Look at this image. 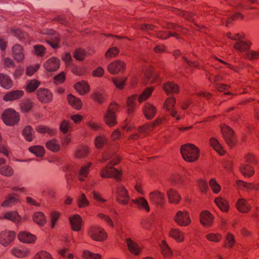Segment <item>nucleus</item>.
Listing matches in <instances>:
<instances>
[{
	"mask_svg": "<svg viewBox=\"0 0 259 259\" xmlns=\"http://www.w3.org/2000/svg\"><path fill=\"white\" fill-rule=\"evenodd\" d=\"M20 200L16 197L13 195H9L6 199L2 203L3 207H11L13 205L20 203Z\"/></svg>",
	"mask_w": 259,
	"mask_h": 259,
	"instance_id": "obj_38",
	"label": "nucleus"
},
{
	"mask_svg": "<svg viewBox=\"0 0 259 259\" xmlns=\"http://www.w3.org/2000/svg\"><path fill=\"white\" fill-rule=\"evenodd\" d=\"M206 238L210 241L218 242L222 239V236L220 233H211L207 234Z\"/></svg>",
	"mask_w": 259,
	"mask_h": 259,
	"instance_id": "obj_58",
	"label": "nucleus"
},
{
	"mask_svg": "<svg viewBox=\"0 0 259 259\" xmlns=\"http://www.w3.org/2000/svg\"><path fill=\"white\" fill-rule=\"evenodd\" d=\"M47 148L54 152H59L61 149L59 142L56 139H52L48 141L46 144Z\"/></svg>",
	"mask_w": 259,
	"mask_h": 259,
	"instance_id": "obj_32",
	"label": "nucleus"
},
{
	"mask_svg": "<svg viewBox=\"0 0 259 259\" xmlns=\"http://www.w3.org/2000/svg\"><path fill=\"white\" fill-rule=\"evenodd\" d=\"M119 51L116 47H112L109 49L105 53V57L107 59L115 57L118 54Z\"/></svg>",
	"mask_w": 259,
	"mask_h": 259,
	"instance_id": "obj_57",
	"label": "nucleus"
},
{
	"mask_svg": "<svg viewBox=\"0 0 259 259\" xmlns=\"http://www.w3.org/2000/svg\"><path fill=\"white\" fill-rule=\"evenodd\" d=\"M126 79V78H113V81L118 89H122L125 84Z\"/></svg>",
	"mask_w": 259,
	"mask_h": 259,
	"instance_id": "obj_63",
	"label": "nucleus"
},
{
	"mask_svg": "<svg viewBox=\"0 0 259 259\" xmlns=\"http://www.w3.org/2000/svg\"><path fill=\"white\" fill-rule=\"evenodd\" d=\"M221 132L226 144L233 148L236 144V138L232 128L225 124H221Z\"/></svg>",
	"mask_w": 259,
	"mask_h": 259,
	"instance_id": "obj_7",
	"label": "nucleus"
},
{
	"mask_svg": "<svg viewBox=\"0 0 259 259\" xmlns=\"http://www.w3.org/2000/svg\"><path fill=\"white\" fill-rule=\"evenodd\" d=\"M37 132L41 134L47 133L50 135H54L56 134V131L54 129L50 128L45 125H39L36 128Z\"/></svg>",
	"mask_w": 259,
	"mask_h": 259,
	"instance_id": "obj_50",
	"label": "nucleus"
},
{
	"mask_svg": "<svg viewBox=\"0 0 259 259\" xmlns=\"http://www.w3.org/2000/svg\"><path fill=\"white\" fill-rule=\"evenodd\" d=\"M44 34L51 35V37L46 40V42L50 45L53 49H58L60 48V36L59 34L56 33L53 30L49 29L44 30Z\"/></svg>",
	"mask_w": 259,
	"mask_h": 259,
	"instance_id": "obj_9",
	"label": "nucleus"
},
{
	"mask_svg": "<svg viewBox=\"0 0 259 259\" xmlns=\"http://www.w3.org/2000/svg\"><path fill=\"white\" fill-rule=\"evenodd\" d=\"M235 242L234 236L230 233H228L225 237L224 247L227 248H232Z\"/></svg>",
	"mask_w": 259,
	"mask_h": 259,
	"instance_id": "obj_44",
	"label": "nucleus"
},
{
	"mask_svg": "<svg viewBox=\"0 0 259 259\" xmlns=\"http://www.w3.org/2000/svg\"><path fill=\"white\" fill-rule=\"evenodd\" d=\"M213 221V217L211 213L207 210H204L200 213V222L206 227H209Z\"/></svg>",
	"mask_w": 259,
	"mask_h": 259,
	"instance_id": "obj_21",
	"label": "nucleus"
},
{
	"mask_svg": "<svg viewBox=\"0 0 259 259\" xmlns=\"http://www.w3.org/2000/svg\"><path fill=\"white\" fill-rule=\"evenodd\" d=\"M92 165V163L89 162L87 164L81 167L78 175V178L79 181L83 182L85 178H87L88 174L90 171V167Z\"/></svg>",
	"mask_w": 259,
	"mask_h": 259,
	"instance_id": "obj_29",
	"label": "nucleus"
},
{
	"mask_svg": "<svg viewBox=\"0 0 259 259\" xmlns=\"http://www.w3.org/2000/svg\"><path fill=\"white\" fill-rule=\"evenodd\" d=\"M181 152L183 159L189 162L195 161L199 156V149L192 144H187L182 146Z\"/></svg>",
	"mask_w": 259,
	"mask_h": 259,
	"instance_id": "obj_3",
	"label": "nucleus"
},
{
	"mask_svg": "<svg viewBox=\"0 0 259 259\" xmlns=\"http://www.w3.org/2000/svg\"><path fill=\"white\" fill-rule=\"evenodd\" d=\"M34 54L37 57H43L46 53L45 47L40 45H35L34 47Z\"/></svg>",
	"mask_w": 259,
	"mask_h": 259,
	"instance_id": "obj_55",
	"label": "nucleus"
},
{
	"mask_svg": "<svg viewBox=\"0 0 259 259\" xmlns=\"http://www.w3.org/2000/svg\"><path fill=\"white\" fill-rule=\"evenodd\" d=\"M16 234L13 231H5L0 234V243L8 246L15 238Z\"/></svg>",
	"mask_w": 259,
	"mask_h": 259,
	"instance_id": "obj_15",
	"label": "nucleus"
},
{
	"mask_svg": "<svg viewBox=\"0 0 259 259\" xmlns=\"http://www.w3.org/2000/svg\"><path fill=\"white\" fill-rule=\"evenodd\" d=\"M18 238L21 242L26 243H34L36 239L35 235L25 231L20 232Z\"/></svg>",
	"mask_w": 259,
	"mask_h": 259,
	"instance_id": "obj_19",
	"label": "nucleus"
},
{
	"mask_svg": "<svg viewBox=\"0 0 259 259\" xmlns=\"http://www.w3.org/2000/svg\"><path fill=\"white\" fill-rule=\"evenodd\" d=\"M143 112L147 119H151L155 116L157 110L156 107L152 104L146 103L144 106Z\"/></svg>",
	"mask_w": 259,
	"mask_h": 259,
	"instance_id": "obj_24",
	"label": "nucleus"
},
{
	"mask_svg": "<svg viewBox=\"0 0 259 259\" xmlns=\"http://www.w3.org/2000/svg\"><path fill=\"white\" fill-rule=\"evenodd\" d=\"M13 84L12 80L8 75L0 73V85L2 88L8 90L12 87Z\"/></svg>",
	"mask_w": 259,
	"mask_h": 259,
	"instance_id": "obj_26",
	"label": "nucleus"
},
{
	"mask_svg": "<svg viewBox=\"0 0 259 259\" xmlns=\"http://www.w3.org/2000/svg\"><path fill=\"white\" fill-rule=\"evenodd\" d=\"M116 193L117 194V200L120 203L124 205L127 204L130 196L127 190L124 186L118 185L117 187Z\"/></svg>",
	"mask_w": 259,
	"mask_h": 259,
	"instance_id": "obj_13",
	"label": "nucleus"
},
{
	"mask_svg": "<svg viewBox=\"0 0 259 259\" xmlns=\"http://www.w3.org/2000/svg\"><path fill=\"white\" fill-rule=\"evenodd\" d=\"M60 66V60L55 57L49 58L43 64L45 69L49 72L57 71L59 68Z\"/></svg>",
	"mask_w": 259,
	"mask_h": 259,
	"instance_id": "obj_11",
	"label": "nucleus"
},
{
	"mask_svg": "<svg viewBox=\"0 0 259 259\" xmlns=\"http://www.w3.org/2000/svg\"><path fill=\"white\" fill-rule=\"evenodd\" d=\"M166 27L168 29L173 30L174 31H166L155 30V26L151 24H143L141 25L140 29L144 31H147L149 34L156 35L157 37L161 39H167L170 36H174L177 39L180 38L178 32L182 34H186V29L183 28L181 26L171 23H168L166 24Z\"/></svg>",
	"mask_w": 259,
	"mask_h": 259,
	"instance_id": "obj_1",
	"label": "nucleus"
},
{
	"mask_svg": "<svg viewBox=\"0 0 259 259\" xmlns=\"http://www.w3.org/2000/svg\"><path fill=\"white\" fill-rule=\"evenodd\" d=\"M167 196L169 203L178 204L180 201L181 198L177 191L172 189H169L167 191Z\"/></svg>",
	"mask_w": 259,
	"mask_h": 259,
	"instance_id": "obj_27",
	"label": "nucleus"
},
{
	"mask_svg": "<svg viewBox=\"0 0 259 259\" xmlns=\"http://www.w3.org/2000/svg\"><path fill=\"white\" fill-rule=\"evenodd\" d=\"M72 128L71 123L66 120H63L60 125V130L64 134L68 133Z\"/></svg>",
	"mask_w": 259,
	"mask_h": 259,
	"instance_id": "obj_52",
	"label": "nucleus"
},
{
	"mask_svg": "<svg viewBox=\"0 0 259 259\" xmlns=\"http://www.w3.org/2000/svg\"><path fill=\"white\" fill-rule=\"evenodd\" d=\"M169 235L179 242L183 241L184 239V233L177 229H171Z\"/></svg>",
	"mask_w": 259,
	"mask_h": 259,
	"instance_id": "obj_41",
	"label": "nucleus"
},
{
	"mask_svg": "<svg viewBox=\"0 0 259 259\" xmlns=\"http://www.w3.org/2000/svg\"><path fill=\"white\" fill-rule=\"evenodd\" d=\"M68 101L69 104L76 109H80L82 106V103L80 100L75 96L69 95L67 97Z\"/></svg>",
	"mask_w": 259,
	"mask_h": 259,
	"instance_id": "obj_36",
	"label": "nucleus"
},
{
	"mask_svg": "<svg viewBox=\"0 0 259 259\" xmlns=\"http://www.w3.org/2000/svg\"><path fill=\"white\" fill-rule=\"evenodd\" d=\"M149 198L152 203L162 205L164 201V196L159 191H154L149 194Z\"/></svg>",
	"mask_w": 259,
	"mask_h": 259,
	"instance_id": "obj_23",
	"label": "nucleus"
},
{
	"mask_svg": "<svg viewBox=\"0 0 259 259\" xmlns=\"http://www.w3.org/2000/svg\"><path fill=\"white\" fill-rule=\"evenodd\" d=\"M29 150L36 156L42 157L45 154V149L42 146H34L29 147Z\"/></svg>",
	"mask_w": 259,
	"mask_h": 259,
	"instance_id": "obj_49",
	"label": "nucleus"
},
{
	"mask_svg": "<svg viewBox=\"0 0 259 259\" xmlns=\"http://www.w3.org/2000/svg\"><path fill=\"white\" fill-rule=\"evenodd\" d=\"M89 236L96 241H103L107 238V234L104 230L98 226H91L89 231Z\"/></svg>",
	"mask_w": 259,
	"mask_h": 259,
	"instance_id": "obj_8",
	"label": "nucleus"
},
{
	"mask_svg": "<svg viewBox=\"0 0 259 259\" xmlns=\"http://www.w3.org/2000/svg\"><path fill=\"white\" fill-rule=\"evenodd\" d=\"M77 204L79 208H84L89 205V201L88 200L84 193H81L77 198Z\"/></svg>",
	"mask_w": 259,
	"mask_h": 259,
	"instance_id": "obj_48",
	"label": "nucleus"
},
{
	"mask_svg": "<svg viewBox=\"0 0 259 259\" xmlns=\"http://www.w3.org/2000/svg\"><path fill=\"white\" fill-rule=\"evenodd\" d=\"M174 220L180 226H187L191 223L189 213L186 210L178 211L176 214Z\"/></svg>",
	"mask_w": 259,
	"mask_h": 259,
	"instance_id": "obj_10",
	"label": "nucleus"
},
{
	"mask_svg": "<svg viewBox=\"0 0 259 259\" xmlns=\"http://www.w3.org/2000/svg\"><path fill=\"white\" fill-rule=\"evenodd\" d=\"M125 68V64L119 60L111 63L107 67L108 71L112 74H116L123 71Z\"/></svg>",
	"mask_w": 259,
	"mask_h": 259,
	"instance_id": "obj_16",
	"label": "nucleus"
},
{
	"mask_svg": "<svg viewBox=\"0 0 259 259\" xmlns=\"http://www.w3.org/2000/svg\"><path fill=\"white\" fill-rule=\"evenodd\" d=\"M12 53L15 60L18 63H21L25 58L24 50L20 45H14L12 49Z\"/></svg>",
	"mask_w": 259,
	"mask_h": 259,
	"instance_id": "obj_14",
	"label": "nucleus"
},
{
	"mask_svg": "<svg viewBox=\"0 0 259 259\" xmlns=\"http://www.w3.org/2000/svg\"><path fill=\"white\" fill-rule=\"evenodd\" d=\"M251 43L248 41L239 40L235 42L234 47L240 52L248 51L250 47Z\"/></svg>",
	"mask_w": 259,
	"mask_h": 259,
	"instance_id": "obj_31",
	"label": "nucleus"
},
{
	"mask_svg": "<svg viewBox=\"0 0 259 259\" xmlns=\"http://www.w3.org/2000/svg\"><path fill=\"white\" fill-rule=\"evenodd\" d=\"M34 131L29 125L26 126L23 130L22 135L25 139L29 142L31 141L34 138Z\"/></svg>",
	"mask_w": 259,
	"mask_h": 259,
	"instance_id": "obj_40",
	"label": "nucleus"
},
{
	"mask_svg": "<svg viewBox=\"0 0 259 259\" xmlns=\"http://www.w3.org/2000/svg\"><path fill=\"white\" fill-rule=\"evenodd\" d=\"M2 118L4 122L9 126L17 124L20 119L19 113L11 108L8 109L3 112Z\"/></svg>",
	"mask_w": 259,
	"mask_h": 259,
	"instance_id": "obj_6",
	"label": "nucleus"
},
{
	"mask_svg": "<svg viewBox=\"0 0 259 259\" xmlns=\"http://www.w3.org/2000/svg\"><path fill=\"white\" fill-rule=\"evenodd\" d=\"M91 98L98 103L103 104L107 100V95L102 91H96Z\"/></svg>",
	"mask_w": 259,
	"mask_h": 259,
	"instance_id": "obj_28",
	"label": "nucleus"
},
{
	"mask_svg": "<svg viewBox=\"0 0 259 259\" xmlns=\"http://www.w3.org/2000/svg\"><path fill=\"white\" fill-rule=\"evenodd\" d=\"M120 161V159L117 157H114L101 171V177L103 178L113 177L117 180H119L121 177V172L116 168L113 167V165L117 164Z\"/></svg>",
	"mask_w": 259,
	"mask_h": 259,
	"instance_id": "obj_4",
	"label": "nucleus"
},
{
	"mask_svg": "<svg viewBox=\"0 0 259 259\" xmlns=\"http://www.w3.org/2000/svg\"><path fill=\"white\" fill-rule=\"evenodd\" d=\"M241 172L246 177H250L254 174L253 167L248 164H244L240 168Z\"/></svg>",
	"mask_w": 259,
	"mask_h": 259,
	"instance_id": "obj_45",
	"label": "nucleus"
},
{
	"mask_svg": "<svg viewBox=\"0 0 259 259\" xmlns=\"http://www.w3.org/2000/svg\"><path fill=\"white\" fill-rule=\"evenodd\" d=\"M118 105L116 103H112L108 106L104 115V121L109 126H114L117 123L116 112Z\"/></svg>",
	"mask_w": 259,
	"mask_h": 259,
	"instance_id": "obj_5",
	"label": "nucleus"
},
{
	"mask_svg": "<svg viewBox=\"0 0 259 259\" xmlns=\"http://www.w3.org/2000/svg\"><path fill=\"white\" fill-rule=\"evenodd\" d=\"M209 186L214 193H218L221 190V186L214 178H212L209 182Z\"/></svg>",
	"mask_w": 259,
	"mask_h": 259,
	"instance_id": "obj_59",
	"label": "nucleus"
},
{
	"mask_svg": "<svg viewBox=\"0 0 259 259\" xmlns=\"http://www.w3.org/2000/svg\"><path fill=\"white\" fill-rule=\"evenodd\" d=\"M176 103V98L169 97L165 101L163 105V108L166 111L169 110L170 109L174 108Z\"/></svg>",
	"mask_w": 259,
	"mask_h": 259,
	"instance_id": "obj_53",
	"label": "nucleus"
},
{
	"mask_svg": "<svg viewBox=\"0 0 259 259\" xmlns=\"http://www.w3.org/2000/svg\"><path fill=\"white\" fill-rule=\"evenodd\" d=\"M163 89L167 94H177L179 91L178 85L173 82H168L164 84Z\"/></svg>",
	"mask_w": 259,
	"mask_h": 259,
	"instance_id": "obj_33",
	"label": "nucleus"
},
{
	"mask_svg": "<svg viewBox=\"0 0 259 259\" xmlns=\"http://www.w3.org/2000/svg\"><path fill=\"white\" fill-rule=\"evenodd\" d=\"M214 202L221 210L227 212L229 208L228 201L224 198L219 197L214 199Z\"/></svg>",
	"mask_w": 259,
	"mask_h": 259,
	"instance_id": "obj_35",
	"label": "nucleus"
},
{
	"mask_svg": "<svg viewBox=\"0 0 259 259\" xmlns=\"http://www.w3.org/2000/svg\"><path fill=\"white\" fill-rule=\"evenodd\" d=\"M153 91V88L152 87L147 88L139 97L136 94L129 97L126 101V107L128 114H132L135 111L137 100H138L140 103H142L151 96Z\"/></svg>",
	"mask_w": 259,
	"mask_h": 259,
	"instance_id": "obj_2",
	"label": "nucleus"
},
{
	"mask_svg": "<svg viewBox=\"0 0 259 259\" xmlns=\"http://www.w3.org/2000/svg\"><path fill=\"white\" fill-rule=\"evenodd\" d=\"M38 100L42 103H48L52 101L53 95L47 89L39 88L36 92Z\"/></svg>",
	"mask_w": 259,
	"mask_h": 259,
	"instance_id": "obj_12",
	"label": "nucleus"
},
{
	"mask_svg": "<svg viewBox=\"0 0 259 259\" xmlns=\"http://www.w3.org/2000/svg\"><path fill=\"white\" fill-rule=\"evenodd\" d=\"M39 84L40 82L37 80H28L26 83V90L29 93L33 92L38 87Z\"/></svg>",
	"mask_w": 259,
	"mask_h": 259,
	"instance_id": "obj_46",
	"label": "nucleus"
},
{
	"mask_svg": "<svg viewBox=\"0 0 259 259\" xmlns=\"http://www.w3.org/2000/svg\"><path fill=\"white\" fill-rule=\"evenodd\" d=\"M85 51L81 49L76 50L74 53L73 57L77 60H83L85 56Z\"/></svg>",
	"mask_w": 259,
	"mask_h": 259,
	"instance_id": "obj_60",
	"label": "nucleus"
},
{
	"mask_svg": "<svg viewBox=\"0 0 259 259\" xmlns=\"http://www.w3.org/2000/svg\"><path fill=\"white\" fill-rule=\"evenodd\" d=\"M237 207L238 210L241 212L246 213L249 211L250 207L246 203L245 200L239 199L237 203Z\"/></svg>",
	"mask_w": 259,
	"mask_h": 259,
	"instance_id": "obj_42",
	"label": "nucleus"
},
{
	"mask_svg": "<svg viewBox=\"0 0 259 259\" xmlns=\"http://www.w3.org/2000/svg\"><path fill=\"white\" fill-rule=\"evenodd\" d=\"M24 95V92L21 90H14L7 93L3 97L6 102L13 101L21 98Z\"/></svg>",
	"mask_w": 259,
	"mask_h": 259,
	"instance_id": "obj_20",
	"label": "nucleus"
},
{
	"mask_svg": "<svg viewBox=\"0 0 259 259\" xmlns=\"http://www.w3.org/2000/svg\"><path fill=\"white\" fill-rule=\"evenodd\" d=\"M153 129V125H152L151 123H149L139 127L138 131L141 133H147L152 131Z\"/></svg>",
	"mask_w": 259,
	"mask_h": 259,
	"instance_id": "obj_61",
	"label": "nucleus"
},
{
	"mask_svg": "<svg viewBox=\"0 0 259 259\" xmlns=\"http://www.w3.org/2000/svg\"><path fill=\"white\" fill-rule=\"evenodd\" d=\"M4 218L10 220L16 224L20 223L21 221V216L16 211H14L6 212L4 215Z\"/></svg>",
	"mask_w": 259,
	"mask_h": 259,
	"instance_id": "obj_34",
	"label": "nucleus"
},
{
	"mask_svg": "<svg viewBox=\"0 0 259 259\" xmlns=\"http://www.w3.org/2000/svg\"><path fill=\"white\" fill-rule=\"evenodd\" d=\"M33 102L30 100H24L20 103V108L23 112H29L32 107Z\"/></svg>",
	"mask_w": 259,
	"mask_h": 259,
	"instance_id": "obj_47",
	"label": "nucleus"
},
{
	"mask_svg": "<svg viewBox=\"0 0 259 259\" xmlns=\"http://www.w3.org/2000/svg\"><path fill=\"white\" fill-rule=\"evenodd\" d=\"M125 242L131 253L136 255L140 253L142 247L138 243L130 238L125 239Z\"/></svg>",
	"mask_w": 259,
	"mask_h": 259,
	"instance_id": "obj_18",
	"label": "nucleus"
},
{
	"mask_svg": "<svg viewBox=\"0 0 259 259\" xmlns=\"http://www.w3.org/2000/svg\"><path fill=\"white\" fill-rule=\"evenodd\" d=\"M89 153V148L86 146H79L77 147L75 152V156L77 158L85 157Z\"/></svg>",
	"mask_w": 259,
	"mask_h": 259,
	"instance_id": "obj_37",
	"label": "nucleus"
},
{
	"mask_svg": "<svg viewBox=\"0 0 259 259\" xmlns=\"http://www.w3.org/2000/svg\"><path fill=\"white\" fill-rule=\"evenodd\" d=\"M160 246L162 253L164 256L168 257L171 255V251L164 240L162 241Z\"/></svg>",
	"mask_w": 259,
	"mask_h": 259,
	"instance_id": "obj_51",
	"label": "nucleus"
},
{
	"mask_svg": "<svg viewBox=\"0 0 259 259\" xmlns=\"http://www.w3.org/2000/svg\"><path fill=\"white\" fill-rule=\"evenodd\" d=\"M6 160L0 158V174L3 176L10 177L14 175V169L10 165L6 164Z\"/></svg>",
	"mask_w": 259,
	"mask_h": 259,
	"instance_id": "obj_17",
	"label": "nucleus"
},
{
	"mask_svg": "<svg viewBox=\"0 0 259 259\" xmlns=\"http://www.w3.org/2000/svg\"><path fill=\"white\" fill-rule=\"evenodd\" d=\"M74 88L81 95L88 93L90 91L89 85L85 81L77 82L74 85Z\"/></svg>",
	"mask_w": 259,
	"mask_h": 259,
	"instance_id": "obj_30",
	"label": "nucleus"
},
{
	"mask_svg": "<svg viewBox=\"0 0 259 259\" xmlns=\"http://www.w3.org/2000/svg\"><path fill=\"white\" fill-rule=\"evenodd\" d=\"M107 142V139L102 136L97 137L95 139V145L98 148H101Z\"/></svg>",
	"mask_w": 259,
	"mask_h": 259,
	"instance_id": "obj_62",
	"label": "nucleus"
},
{
	"mask_svg": "<svg viewBox=\"0 0 259 259\" xmlns=\"http://www.w3.org/2000/svg\"><path fill=\"white\" fill-rule=\"evenodd\" d=\"M210 144L213 148L220 155H223L224 154L225 151L217 139L214 138H211L210 139Z\"/></svg>",
	"mask_w": 259,
	"mask_h": 259,
	"instance_id": "obj_43",
	"label": "nucleus"
},
{
	"mask_svg": "<svg viewBox=\"0 0 259 259\" xmlns=\"http://www.w3.org/2000/svg\"><path fill=\"white\" fill-rule=\"evenodd\" d=\"M83 257L84 259H101L102 256L99 253H95L88 250H84L83 252Z\"/></svg>",
	"mask_w": 259,
	"mask_h": 259,
	"instance_id": "obj_54",
	"label": "nucleus"
},
{
	"mask_svg": "<svg viewBox=\"0 0 259 259\" xmlns=\"http://www.w3.org/2000/svg\"><path fill=\"white\" fill-rule=\"evenodd\" d=\"M69 222L73 231H79L81 228L82 219L81 217L76 214L72 217H70Z\"/></svg>",
	"mask_w": 259,
	"mask_h": 259,
	"instance_id": "obj_22",
	"label": "nucleus"
},
{
	"mask_svg": "<svg viewBox=\"0 0 259 259\" xmlns=\"http://www.w3.org/2000/svg\"><path fill=\"white\" fill-rule=\"evenodd\" d=\"M133 203L136 205L137 207L146 212L150 211V207L147 201L144 197H139L136 199H132Z\"/></svg>",
	"mask_w": 259,
	"mask_h": 259,
	"instance_id": "obj_25",
	"label": "nucleus"
},
{
	"mask_svg": "<svg viewBox=\"0 0 259 259\" xmlns=\"http://www.w3.org/2000/svg\"><path fill=\"white\" fill-rule=\"evenodd\" d=\"M34 259H53V258L48 252L41 250L35 254Z\"/></svg>",
	"mask_w": 259,
	"mask_h": 259,
	"instance_id": "obj_56",
	"label": "nucleus"
},
{
	"mask_svg": "<svg viewBox=\"0 0 259 259\" xmlns=\"http://www.w3.org/2000/svg\"><path fill=\"white\" fill-rule=\"evenodd\" d=\"M11 252L14 255L17 257H23L25 256L27 254V252L24 251V250L16 248L12 249Z\"/></svg>",
	"mask_w": 259,
	"mask_h": 259,
	"instance_id": "obj_64",
	"label": "nucleus"
},
{
	"mask_svg": "<svg viewBox=\"0 0 259 259\" xmlns=\"http://www.w3.org/2000/svg\"><path fill=\"white\" fill-rule=\"evenodd\" d=\"M33 220L34 222L39 226H43L46 223V219L45 214L40 211L36 212L33 214Z\"/></svg>",
	"mask_w": 259,
	"mask_h": 259,
	"instance_id": "obj_39",
	"label": "nucleus"
}]
</instances>
